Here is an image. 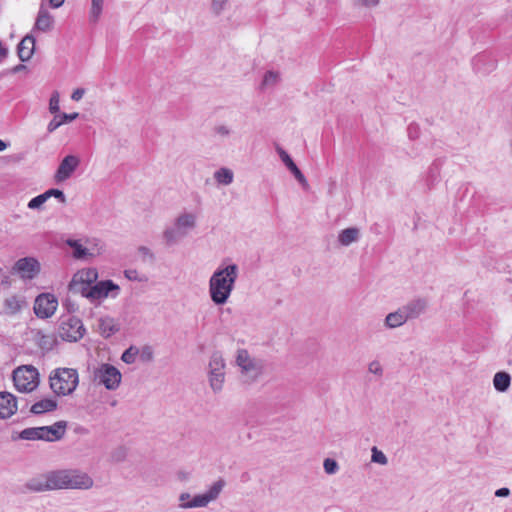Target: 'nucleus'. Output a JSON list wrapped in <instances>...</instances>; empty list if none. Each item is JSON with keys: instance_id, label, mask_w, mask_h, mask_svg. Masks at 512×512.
<instances>
[{"instance_id": "de8ad7c7", "label": "nucleus", "mask_w": 512, "mask_h": 512, "mask_svg": "<svg viewBox=\"0 0 512 512\" xmlns=\"http://www.w3.org/2000/svg\"><path fill=\"white\" fill-rule=\"evenodd\" d=\"M140 357L143 361H146V362L151 361L153 358V351H152L151 347H148V346L144 347L142 349Z\"/></svg>"}, {"instance_id": "13d9d810", "label": "nucleus", "mask_w": 512, "mask_h": 512, "mask_svg": "<svg viewBox=\"0 0 512 512\" xmlns=\"http://www.w3.org/2000/svg\"><path fill=\"white\" fill-rule=\"evenodd\" d=\"M7 148V143L0 139V151H3Z\"/></svg>"}, {"instance_id": "412c9836", "label": "nucleus", "mask_w": 512, "mask_h": 512, "mask_svg": "<svg viewBox=\"0 0 512 512\" xmlns=\"http://www.w3.org/2000/svg\"><path fill=\"white\" fill-rule=\"evenodd\" d=\"M35 50V38L32 35H26L17 46V54L22 62L28 61Z\"/></svg>"}, {"instance_id": "f03ea898", "label": "nucleus", "mask_w": 512, "mask_h": 512, "mask_svg": "<svg viewBox=\"0 0 512 512\" xmlns=\"http://www.w3.org/2000/svg\"><path fill=\"white\" fill-rule=\"evenodd\" d=\"M235 364L239 368V376L244 384L251 385L264 374V361L250 355L246 349H238Z\"/></svg>"}, {"instance_id": "aec40b11", "label": "nucleus", "mask_w": 512, "mask_h": 512, "mask_svg": "<svg viewBox=\"0 0 512 512\" xmlns=\"http://www.w3.org/2000/svg\"><path fill=\"white\" fill-rule=\"evenodd\" d=\"M54 26V18L49 13V11L43 7V5L40 7L36 21L34 24V30H38L40 32H49L53 29Z\"/></svg>"}, {"instance_id": "f704fd0d", "label": "nucleus", "mask_w": 512, "mask_h": 512, "mask_svg": "<svg viewBox=\"0 0 512 512\" xmlns=\"http://www.w3.org/2000/svg\"><path fill=\"white\" fill-rule=\"evenodd\" d=\"M280 80V75L275 71H267L263 77L261 88L265 89L268 87L275 86Z\"/></svg>"}, {"instance_id": "f3484780", "label": "nucleus", "mask_w": 512, "mask_h": 512, "mask_svg": "<svg viewBox=\"0 0 512 512\" xmlns=\"http://www.w3.org/2000/svg\"><path fill=\"white\" fill-rule=\"evenodd\" d=\"M67 424L65 421H58L51 426H42V440L55 442L63 438Z\"/></svg>"}, {"instance_id": "0eeeda50", "label": "nucleus", "mask_w": 512, "mask_h": 512, "mask_svg": "<svg viewBox=\"0 0 512 512\" xmlns=\"http://www.w3.org/2000/svg\"><path fill=\"white\" fill-rule=\"evenodd\" d=\"M225 360L218 351L214 352L209 360L208 381L209 386L214 393L222 391L225 382Z\"/></svg>"}, {"instance_id": "37998d69", "label": "nucleus", "mask_w": 512, "mask_h": 512, "mask_svg": "<svg viewBox=\"0 0 512 512\" xmlns=\"http://www.w3.org/2000/svg\"><path fill=\"white\" fill-rule=\"evenodd\" d=\"M368 371L374 375H377L378 377H381L383 375V367L377 360H374L369 363Z\"/></svg>"}, {"instance_id": "e433bc0d", "label": "nucleus", "mask_w": 512, "mask_h": 512, "mask_svg": "<svg viewBox=\"0 0 512 512\" xmlns=\"http://www.w3.org/2000/svg\"><path fill=\"white\" fill-rule=\"evenodd\" d=\"M139 354V350L137 347H134V346H130L128 349H126L122 356H121V359L123 362L127 363V364H132L135 362L136 360V356Z\"/></svg>"}, {"instance_id": "bf43d9fd", "label": "nucleus", "mask_w": 512, "mask_h": 512, "mask_svg": "<svg viewBox=\"0 0 512 512\" xmlns=\"http://www.w3.org/2000/svg\"><path fill=\"white\" fill-rule=\"evenodd\" d=\"M24 67H25L24 65H21V64H20V65H18V66H16V67L14 68V72H18V71H20L21 69H23Z\"/></svg>"}, {"instance_id": "8fccbe9b", "label": "nucleus", "mask_w": 512, "mask_h": 512, "mask_svg": "<svg viewBox=\"0 0 512 512\" xmlns=\"http://www.w3.org/2000/svg\"><path fill=\"white\" fill-rule=\"evenodd\" d=\"M215 132L221 136H228L230 134V130L225 125H219L215 127Z\"/></svg>"}, {"instance_id": "7ed1b4c3", "label": "nucleus", "mask_w": 512, "mask_h": 512, "mask_svg": "<svg viewBox=\"0 0 512 512\" xmlns=\"http://www.w3.org/2000/svg\"><path fill=\"white\" fill-rule=\"evenodd\" d=\"M225 486L226 481L223 478H219L204 493L191 496L188 492H183L178 497L179 508L194 509L207 507L211 502L219 498Z\"/></svg>"}, {"instance_id": "a878e982", "label": "nucleus", "mask_w": 512, "mask_h": 512, "mask_svg": "<svg viewBox=\"0 0 512 512\" xmlns=\"http://www.w3.org/2000/svg\"><path fill=\"white\" fill-rule=\"evenodd\" d=\"M187 235V231L181 230L175 224L172 227H168L163 232V238L165 239L167 245H173L177 243L180 239Z\"/></svg>"}, {"instance_id": "bb28decb", "label": "nucleus", "mask_w": 512, "mask_h": 512, "mask_svg": "<svg viewBox=\"0 0 512 512\" xmlns=\"http://www.w3.org/2000/svg\"><path fill=\"white\" fill-rule=\"evenodd\" d=\"M493 385L498 392H506L511 385L510 374L504 371L497 372L493 378Z\"/></svg>"}, {"instance_id": "20e7f679", "label": "nucleus", "mask_w": 512, "mask_h": 512, "mask_svg": "<svg viewBox=\"0 0 512 512\" xmlns=\"http://www.w3.org/2000/svg\"><path fill=\"white\" fill-rule=\"evenodd\" d=\"M49 382L56 395H70L79 383L78 372L72 368H57L51 372Z\"/></svg>"}, {"instance_id": "1a4fd4ad", "label": "nucleus", "mask_w": 512, "mask_h": 512, "mask_svg": "<svg viewBox=\"0 0 512 512\" xmlns=\"http://www.w3.org/2000/svg\"><path fill=\"white\" fill-rule=\"evenodd\" d=\"M122 375L120 371L110 364H101L94 370V380L105 386L108 390L119 387Z\"/></svg>"}, {"instance_id": "09e8293b", "label": "nucleus", "mask_w": 512, "mask_h": 512, "mask_svg": "<svg viewBox=\"0 0 512 512\" xmlns=\"http://www.w3.org/2000/svg\"><path fill=\"white\" fill-rule=\"evenodd\" d=\"M85 94V90L83 88H77L73 91L71 98L74 101H79L82 99L83 95Z\"/></svg>"}, {"instance_id": "3c124183", "label": "nucleus", "mask_w": 512, "mask_h": 512, "mask_svg": "<svg viewBox=\"0 0 512 512\" xmlns=\"http://www.w3.org/2000/svg\"><path fill=\"white\" fill-rule=\"evenodd\" d=\"M417 126L416 125H413L411 124L409 127H408V135L411 139H415L418 137V131H417Z\"/></svg>"}, {"instance_id": "6e6d98bb", "label": "nucleus", "mask_w": 512, "mask_h": 512, "mask_svg": "<svg viewBox=\"0 0 512 512\" xmlns=\"http://www.w3.org/2000/svg\"><path fill=\"white\" fill-rule=\"evenodd\" d=\"M49 4L53 8H59L64 3V0H48Z\"/></svg>"}, {"instance_id": "680f3d73", "label": "nucleus", "mask_w": 512, "mask_h": 512, "mask_svg": "<svg viewBox=\"0 0 512 512\" xmlns=\"http://www.w3.org/2000/svg\"><path fill=\"white\" fill-rule=\"evenodd\" d=\"M2 272V268L0 267V273Z\"/></svg>"}, {"instance_id": "7c9ffc66", "label": "nucleus", "mask_w": 512, "mask_h": 512, "mask_svg": "<svg viewBox=\"0 0 512 512\" xmlns=\"http://www.w3.org/2000/svg\"><path fill=\"white\" fill-rule=\"evenodd\" d=\"M120 326L117 322H99L98 332L105 338H108L118 332Z\"/></svg>"}, {"instance_id": "2eb2a0df", "label": "nucleus", "mask_w": 512, "mask_h": 512, "mask_svg": "<svg viewBox=\"0 0 512 512\" xmlns=\"http://www.w3.org/2000/svg\"><path fill=\"white\" fill-rule=\"evenodd\" d=\"M80 163V160L77 156L68 155L66 156L60 163L57 171H56V179L57 181H65L72 173L76 170Z\"/></svg>"}, {"instance_id": "c756f323", "label": "nucleus", "mask_w": 512, "mask_h": 512, "mask_svg": "<svg viewBox=\"0 0 512 512\" xmlns=\"http://www.w3.org/2000/svg\"><path fill=\"white\" fill-rule=\"evenodd\" d=\"M35 341L37 345L44 351L51 350L56 343V339L52 334H43L41 331H37L35 335Z\"/></svg>"}, {"instance_id": "9b49d317", "label": "nucleus", "mask_w": 512, "mask_h": 512, "mask_svg": "<svg viewBox=\"0 0 512 512\" xmlns=\"http://www.w3.org/2000/svg\"><path fill=\"white\" fill-rule=\"evenodd\" d=\"M58 300L51 293H42L36 297L34 302V312L37 317L46 319L50 318L56 311Z\"/></svg>"}, {"instance_id": "ddd939ff", "label": "nucleus", "mask_w": 512, "mask_h": 512, "mask_svg": "<svg viewBox=\"0 0 512 512\" xmlns=\"http://www.w3.org/2000/svg\"><path fill=\"white\" fill-rule=\"evenodd\" d=\"M66 470V489L87 490L93 486V479L85 472L76 469Z\"/></svg>"}, {"instance_id": "473e14b6", "label": "nucleus", "mask_w": 512, "mask_h": 512, "mask_svg": "<svg viewBox=\"0 0 512 512\" xmlns=\"http://www.w3.org/2000/svg\"><path fill=\"white\" fill-rule=\"evenodd\" d=\"M41 431H42V426L26 428L20 432L19 437L23 440H30V441L42 440L41 435L43 433Z\"/></svg>"}, {"instance_id": "72a5a7b5", "label": "nucleus", "mask_w": 512, "mask_h": 512, "mask_svg": "<svg viewBox=\"0 0 512 512\" xmlns=\"http://www.w3.org/2000/svg\"><path fill=\"white\" fill-rule=\"evenodd\" d=\"M104 6V0H91V9L89 13V20L92 23H97L100 19Z\"/></svg>"}, {"instance_id": "ea45409f", "label": "nucleus", "mask_w": 512, "mask_h": 512, "mask_svg": "<svg viewBox=\"0 0 512 512\" xmlns=\"http://www.w3.org/2000/svg\"><path fill=\"white\" fill-rule=\"evenodd\" d=\"M372 456L371 461L374 463H378L380 465H386L388 463V459L386 455L380 451L377 447L372 448Z\"/></svg>"}, {"instance_id": "a211bd4d", "label": "nucleus", "mask_w": 512, "mask_h": 512, "mask_svg": "<svg viewBox=\"0 0 512 512\" xmlns=\"http://www.w3.org/2000/svg\"><path fill=\"white\" fill-rule=\"evenodd\" d=\"M17 411L16 397L9 392H0V418L7 419Z\"/></svg>"}, {"instance_id": "4d7b16f0", "label": "nucleus", "mask_w": 512, "mask_h": 512, "mask_svg": "<svg viewBox=\"0 0 512 512\" xmlns=\"http://www.w3.org/2000/svg\"><path fill=\"white\" fill-rule=\"evenodd\" d=\"M139 252H140V253H142V254H144V255H149L150 257H152V256H153V255H152V253L150 252V249H149V248H147V247H145V246H141V247L139 248Z\"/></svg>"}, {"instance_id": "58836bf2", "label": "nucleus", "mask_w": 512, "mask_h": 512, "mask_svg": "<svg viewBox=\"0 0 512 512\" xmlns=\"http://www.w3.org/2000/svg\"><path fill=\"white\" fill-rule=\"evenodd\" d=\"M59 98L58 91H54L49 100V111L51 114L57 115L60 113Z\"/></svg>"}, {"instance_id": "2f4dec72", "label": "nucleus", "mask_w": 512, "mask_h": 512, "mask_svg": "<svg viewBox=\"0 0 512 512\" xmlns=\"http://www.w3.org/2000/svg\"><path fill=\"white\" fill-rule=\"evenodd\" d=\"M233 172L228 168H220L214 173L215 180L222 185H229L233 182Z\"/></svg>"}, {"instance_id": "c85d7f7f", "label": "nucleus", "mask_w": 512, "mask_h": 512, "mask_svg": "<svg viewBox=\"0 0 512 512\" xmlns=\"http://www.w3.org/2000/svg\"><path fill=\"white\" fill-rule=\"evenodd\" d=\"M174 224L188 232L196 226V216L192 213H182L175 219Z\"/></svg>"}, {"instance_id": "79ce46f5", "label": "nucleus", "mask_w": 512, "mask_h": 512, "mask_svg": "<svg viewBox=\"0 0 512 512\" xmlns=\"http://www.w3.org/2000/svg\"><path fill=\"white\" fill-rule=\"evenodd\" d=\"M323 467L327 474H335L339 469L338 463L331 458L324 460Z\"/></svg>"}, {"instance_id": "a18cd8bd", "label": "nucleus", "mask_w": 512, "mask_h": 512, "mask_svg": "<svg viewBox=\"0 0 512 512\" xmlns=\"http://www.w3.org/2000/svg\"><path fill=\"white\" fill-rule=\"evenodd\" d=\"M227 2H228V0H212V3H211L212 11L217 15L220 14L223 11Z\"/></svg>"}, {"instance_id": "dca6fc26", "label": "nucleus", "mask_w": 512, "mask_h": 512, "mask_svg": "<svg viewBox=\"0 0 512 512\" xmlns=\"http://www.w3.org/2000/svg\"><path fill=\"white\" fill-rule=\"evenodd\" d=\"M276 151L282 160V162L285 164V166L290 170V172L294 175V177L297 179V181L303 186V188L308 187L307 180L303 173L300 171V169L297 167V165L294 163L292 158L289 156V154L280 146H276Z\"/></svg>"}, {"instance_id": "c03bdc74", "label": "nucleus", "mask_w": 512, "mask_h": 512, "mask_svg": "<svg viewBox=\"0 0 512 512\" xmlns=\"http://www.w3.org/2000/svg\"><path fill=\"white\" fill-rule=\"evenodd\" d=\"M227 2H228V0H212V3H211L212 11L217 15L220 14L223 11Z\"/></svg>"}, {"instance_id": "a19ab883", "label": "nucleus", "mask_w": 512, "mask_h": 512, "mask_svg": "<svg viewBox=\"0 0 512 512\" xmlns=\"http://www.w3.org/2000/svg\"><path fill=\"white\" fill-rule=\"evenodd\" d=\"M44 193L47 197V200L50 199L51 197H55L56 199L59 200L60 203H66V196L62 190L52 188L45 191Z\"/></svg>"}, {"instance_id": "864d4df0", "label": "nucleus", "mask_w": 512, "mask_h": 512, "mask_svg": "<svg viewBox=\"0 0 512 512\" xmlns=\"http://www.w3.org/2000/svg\"><path fill=\"white\" fill-rule=\"evenodd\" d=\"M362 5L367 7L377 6L379 4V0H358Z\"/></svg>"}, {"instance_id": "39448f33", "label": "nucleus", "mask_w": 512, "mask_h": 512, "mask_svg": "<svg viewBox=\"0 0 512 512\" xmlns=\"http://www.w3.org/2000/svg\"><path fill=\"white\" fill-rule=\"evenodd\" d=\"M119 292L120 287L112 280H103L96 282L90 287L82 288L78 294L90 300L91 303L100 304L107 297H117Z\"/></svg>"}, {"instance_id": "e2e57ef3", "label": "nucleus", "mask_w": 512, "mask_h": 512, "mask_svg": "<svg viewBox=\"0 0 512 512\" xmlns=\"http://www.w3.org/2000/svg\"><path fill=\"white\" fill-rule=\"evenodd\" d=\"M512 281V277L509 278Z\"/></svg>"}, {"instance_id": "c9c22d12", "label": "nucleus", "mask_w": 512, "mask_h": 512, "mask_svg": "<svg viewBox=\"0 0 512 512\" xmlns=\"http://www.w3.org/2000/svg\"><path fill=\"white\" fill-rule=\"evenodd\" d=\"M67 245L73 249V255L77 259L84 258L88 254V250L78 240L69 239Z\"/></svg>"}, {"instance_id": "49530a36", "label": "nucleus", "mask_w": 512, "mask_h": 512, "mask_svg": "<svg viewBox=\"0 0 512 512\" xmlns=\"http://www.w3.org/2000/svg\"><path fill=\"white\" fill-rule=\"evenodd\" d=\"M126 457V450L123 447H119L112 453V459L116 462L123 461Z\"/></svg>"}, {"instance_id": "f257e3e1", "label": "nucleus", "mask_w": 512, "mask_h": 512, "mask_svg": "<svg viewBox=\"0 0 512 512\" xmlns=\"http://www.w3.org/2000/svg\"><path fill=\"white\" fill-rule=\"evenodd\" d=\"M238 277V266H219L209 280V294L216 305L225 304L230 297Z\"/></svg>"}, {"instance_id": "393cba45", "label": "nucleus", "mask_w": 512, "mask_h": 512, "mask_svg": "<svg viewBox=\"0 0 512 512\" xmlns=\"http://www.w3.org/2000/svg\"><path fill=\"white\" fill-rule=\"evenodd\" d=\"M359 238L360 230L357 227L343 229L338 235V241L343 246H349L351 243L358 241Z\"/></svg>"}, {"instance_id": "4c0bfd02", "label": "nucleus", "mask_w": 512, "mask_h": 512, "mask_svg": "<svg viewBox=\"0 0 512 512\" xmlns=\"http://www.w3.org/2000/svg\"><path fill=\"white\" fill-rule=\"evenodd\" d=\"M47 201V197L45 193H42L34 198H32L28 204L27 207L31 210H41L43 204Z\"/></svg>"}, {"instance_id": "6e6552de", "label": "nucleus", "mask_w": 512, "mask_h": 512, "mask_svg": "<svg viewBox=\"0 0 512 512\" xmlns=\"http://www.w3.org/2000/svg\"><path fill=\"white\" fill-rule=\"evenodd\" d=\"M427 308V301L423 298H416L407 304L398 308V310L389 313L384 320H412L421 317Z\"/></svg>"}, {"instance_id": "603ef678", "label": "nucleus", "mask_w": 512, "mask_h": 512, "mask_svg": "<svg viewBox=\"0 0 512 512\" xmlns=\"http://www.w3.org/2000/svg\"><path fill=\"white\" fill-rule=\"evenodd\" d=\"M510 494V490L506 487L500 488L496 490L495 496L497 497H507Z\"/></svg>"}, {"instance_id": "4be33fe9", "label": "nucleus", "mask_w": 512, "mask_h": 512, "mask_svg": "<svg viewBox=\"0 0 512 512\" xmlns=\"http://www.w3.org/2000/svg\"><path fill=\"white\" fill-rule=\"evenodd\" d=\"M48 472L37 475L27 481L25 484L26 488L32 492H44L50 491Z\"/></svg>"}, {"instance_id": "5fc2aeb1", "label": "nucleus", "mask_w": 512, "mask_h": 512, "mask_svg": "<svg viewBox=\"0 0 512 512\" xmlns=\"http://www.w3.org/2000/svg\"><path fill=\"white\" fill-rule=\"evenodd\" d=\"M403 323L404 322H390V321H387V322H384V328L385 329H393V328H396V327L400 326Z\"/></svg>"}, {"instance_id": "4468645a", "label": "nucleus", "mask_w": 512, "mask_h": 512, "mask_svg": "<svg viewBox=\"0 0 512 512\" xmlns=\"http://www.w3.org/2000/svg\"><path fill=\"white\" fill-rule=\"evenodd\" d=\"M86 333L83 322H61L58 334L62 340L68 342H77Z\"/></svg>"}, {"instance_id": "cd10ccee", "label": "nucleus", "mask_w": 512, "mask_h": 512, "mask_svg": "<svg viewBox=\"0 0 512 512\" xmlns=\"http://www.w3.org/2000/svg\"><path fill=\"white\" fill-rule=\"evenodd\" d=\"M57 408V402L53 399L46 398L34 403L31 407L33 414H43L54 411Z\"/></svg>"}, {"instance_id": "052dcab7", "label": "nucleus", "mask_w": 512, "mask_h": 512, "mask_svg": "<svg viewBox=\"0 0 512 512\" xmlns=\"http://www.w3.org/2000/svg\"><path fill=\"white\" fill-rule=\"evenodd\" d=\"M67 308H68V311H74V307L70 303H67Z\"/></svg>"}, {"instance_id": "5701e85b", "label": "nucleus", "mask_w": 512, "mask_h": 512, "mask_svg": "<svg viewBox=\"0 0 512 512\" xmlns=\"http://www.w3.org/2000/svg\"><path fill=\"white\" fill-rule=\"evenodd\" d=\"M66 470H54L48 472V481L51 490L66 489Z\"/></svg>"}, {"instance_id": "b1692460", "label": "nucleus", "mask_w": 512, "mask_h": 512, "mask_svg": "<svg viewBox=\"0 0 512 512\" xmlns=\"http://www.w3.org/2000/svg\"><path fill=\"white\" fill-rule=\"evenodd\" d=\"M79 114L77 112L67 114V113H59L54 116V118L49 122L47 126L48 132H53L57 128H59L61 125L65 123H69L74 121L76 118H78Z\"/></svg>"}, {"instance_id": "9d476101", "label": "nucleus", "mask_w": 512, "mask_h": 512, "mask_svg": "<svg viewBox=\"0 0 512 512\" xmlns=\"http://www.w3.org/2000/svg\"><path fill=\"white\" fill-rule=\"evenodd\" d=\"M98 279V271L95 268H85L79 270L74 274L70 284L69 291L73 294H78L81 292L82 288H87L92 286L97 282Z\"/></svg>"}, {"instance_id": "423d86ee", "label": "nucleus", "mask_w": 512, "mask_h": 512, "mask_svg": "<svg viewBox=\"0 0 512 512\" xmlns=\"http://www.w3.org/2000/svg\"><path fill=\"white\" fill-rule=\"evenodd\" d=\"M13 382L17 391L30 393L39 385L38 370L31 366H21L13 371Z\"/></svg>"}, {"instance_id": "f8f14e48", "label": "nucleus", "mask_w": 512, "mask_h": 512, "mask_svg": "<svg viewBox=\"0 0 512 512\" xmlns=\"http://www.w3.org/2000/svg\"><path fill=\"white\" fill-rule=\"evenodd\" d=\"M13 270L17 272L22 279L32 280L40 273L41 266L36 258L24 257L15 262Z\"/></svg>"}, {"instance_id": "6ab92c4d", "label": "nucleus", "mask_w": 512, "mask_h": 512, "mask_svg": "<svg viewBox=\"0 0 512 512\" xmlns=\"http://www.w3.org/2000/svg\"><path fill=\"white\" fill-rule=\"evenodd\" d=\"M28 308V303L23 296H10L4 301V313L7 316H16L22 309Z\"/></svg>"}]
</instances>
